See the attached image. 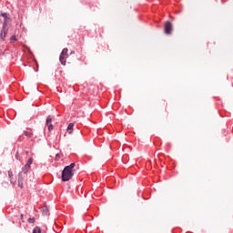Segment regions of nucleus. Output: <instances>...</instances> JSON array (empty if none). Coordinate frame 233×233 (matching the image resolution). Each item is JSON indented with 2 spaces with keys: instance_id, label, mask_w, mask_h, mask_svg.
Masks as SVG:
<instances>
[{
  "instance_id": "nucleus-1",
  "label": "nucleus",
  "mask_w": 233,
  "mask_h": 233,
  "mask_svg": "<svg viewBox=\"0 0 233 233\" xmlns=\"http://www.w3.org/2000/svg\"><path fill=\"white\" fill-rule=\"evenodd\" d=\"M76 163H71L69 166H66L62 171V181H70L74 177V168Z\"/></svg>"
},
{
  "instance_id": "nucleus-2",
  "label": "nucleus",
  "mask_w": 233,
  "mask_h": 233,
  "mask_svg": "<svg viewBox=\"0 0 233 233\" xmlns=\"http://www.w3.org/2000/svg\"><path fill=\"white\" fill-rule=\"evenodd\" d=\"M2 16L4 17V24L0 37L1 39L5 40V38L6 37V34H8V21H10V18L6 17V14H3Z\"/></svg>"
},
{
  "instance_id": "nucleus-3",
  "label": "nucleus",
  "mask_w": 233,
  "mask_h": 233,
  "mask_svg": "<svg viewBox=\"0 0 233 233\" xmlns=\"http://www.w3.org/2000/svg\"><path fill=\"white\" fill-rule=\"evenodd\" d=\"M66 59H68V48H64L59 56V61L63 66H66Z\"/></svg>"
},
{
  "instance_id": "nucleus-4",
  "label": "nucleus",
  "mask_w": 233,
  "mask_h": 233,
  "mask_svg": "<svg viewBox=\"0 0 233 233\" xmlns=\"http://www.w3.org/2000/svg\"><path fill=\"white\" fill-rule=\"evenodd\" d=\"M172 22L167 21L164 27L165 34H167V35H169V34H172Z\"/></svg>"
},
{
  "instance_id": "nucleus-5",
  "label": "nucleus",
  "mask_w": 233,
  "mask_h": 233,
  "mask_svg": "<svg viewBox=\"0 0 233 233\" xmlns=\"http://www.w3.org/2000/svg\"><path fill=\"white\" fill-rule=\"evenodd\" d=\"M46 127H48L49 132H50L51 130H54V126L52 125V117L48 116V117L46 118Z\"/></svg>"
},
{
  "instance_id": "nucleus-6",
  "label": "nucleus",
  "mask_w": 233,
  "mask_h": 233,
  "mask_svg": "<svg viewBox=\"0 0 233 233\" xmlns=\"http://www.w3.org/2000/svg\"><path fill=\"white\" fill-rule=\"evenodd\" d=\"M18 187L20 188H23V174H18Z\"/></svg>"
},
{
  "instance_id": "nucleus-7",
  "label": "nucleus",
  "mask_w": 233,
  "mask_h": 233,
  "mask_svg": "<svg viewBox=\"0 0 233 233\" xmlns=\"http://www.w3.org/2000/svg\"><path fill=\"white\" fill-rule=\"evenodd\" d=\"M67 132L68 134H72L73 130H74V123H70L68 126H67Z\"/></svg>"
},
{
  "instance_id": "nucleus-8",
  "label": "nucleus",
  "mask_w": 233,
  "mask_h": 233,
  "mask_svg": "<svg viewBox=\"0 0 233 233\" xmlns=\"http://www.w3.org/2000/svg\"><path fill=\"white\" fill-rule=\"evenodd\" d=\"M28 170H30V166H28L27 164H25V167H24V168H23L24 174H27Z\"/></svg>"
},
{
  "instance_id": "nucleus-9",
  "label": "nucleus",
  "mask_w": 233,
  "mask_h": 233,
  "mask_svg": "<svg viewBox=\"0 0 233 233\" xmlns=\"http://www.w3.org/2000/svg\"><path fill=\"white\" fill-rule=\"evenodd\" d=\"M8 176L10 177V181L11 183H14L13 177H14V173L12 172V170L8 171Z\"/></svg>"
},
{
  "instance_id": "nucleus-10",
  "label": "nucleus",
  "mask_w": 233,
  "mask_h": 233,
  "mask_svg": "<svg viewBox=\"0 0 233 233\" xmlns=\"http://www.w3.org/2000/svg\"><path fill=\"white\" fill-rule=\"evenodd\" d=\"M33 233H41V228L35 227V228L33 229Z\"/></svg>"
},
{
  "instance_id": "nucleus-11",
  "label": "nucleus",
  "mask_w": 233,
  "mask_h": 233,
  "mask_svg": "<svg viewBox=\"0 0 233 233\" xmlns=\"http://www.w3.org/2000/svg\"><path fill=\"white\" fill-rule=\"evenodd\" d=\"M24 134L25 136H26V137H32L33 136L32 132H28V131H25Z\"/></svg>"
},
{
  "instance_id": "nucleus-12",
  "label": "nucleus",
  "mask_w": 233,
  "mask_h": 233,
  "mask_svg": "<svg viewBox=\"0 0 233 233\" xmlns=\"http://www.w3.org/2000/svg\"><path fill=\"white\" fill-rule=\"evenodd\" d=\"M28 223H35V218H28Z\"/></svg>"
},
{
  "instance_id": "nucleus-13",
  "label": "nucleus",
  "mask_w": 233,
  "mask_h": 233,
  "mask_svg": "<svg viewBox=\"0 0 233 233\" xmlns=\"http://www.w3.org/2000/svg\"><path fill=\"white\" fill-rule=\"evenodd\" d=\"M32 163H33L32 158H29L25 165H28L30 167V165H32Z\"/></svg>"
},
{
  "instance_id": "nucleus-14",
  "label": "nucleus",
  "mask_w": 233,
  "mask_h": 233,
  "mask_svg": "<svg viewBox=\"0 0 233 233\" xmlns=\"http://www.w3.org/2000/svg\"><path fill=\"white\" fill-rule=\"evenodd\" d=\"M11 41H15V35L11 36Z\"/></svg>"
},
{
  "instance_id": "nucleus-15",
  "label": "nucleus",
  "mask_w": 233,
  "mask_h": 233,
  "mask_svg": "<svg viewBox=\"0 0 233 233\" xmlns=\"http://www.w3.org/2000/svg\"><path fill=\"white\" fill-rule=\"evenodd\" d=\"M59 157H61V155L60 154H56V159L59 158Z\"/></svg>"
},
{
  "instance_id": "nucleus-16",
  "label": "nucleus",
  "mask_w": 233,
  "mask_h": 233,
  "mask_svg": "<svg viewBox=\"0 0 233 233\" xmlns=\"http://www.w3.org/2000/svg\"><path fill=\"white\" fill-rule=\"evenodd\" d=\"M21 219H23V214L21 215Z\"/></svg>"
},
{
  "instance_id": "nucleus-17",
  "label": "nucleus",
  "mask_w": 233,
  "mask_h": 233,
  "mask_svg": "<svg viewBox=\"0 0 233 233\" xmlns=\"http://www.w3.org/2000/svg\"><path fill=\"white\" fill-rule=\"evenodd\" d=\"M15 157H16V159H17V154L15 155Z\"/></svg>"
},
{
  "instance_id": "nucleus-18",
  "label": "nucleus",
  "mask_w": 233,
  "mask_h": 233,
  "mask_svg": "<svg viewBox=\"0 0 233 233\" xmlns=\"http://www.w3.org/2000/svg\"><path fill=\"white\" fill-rule=\"evenodd\" d=\"M71 54H74V52H71Z\"/></svg>"
}]
</instances>
